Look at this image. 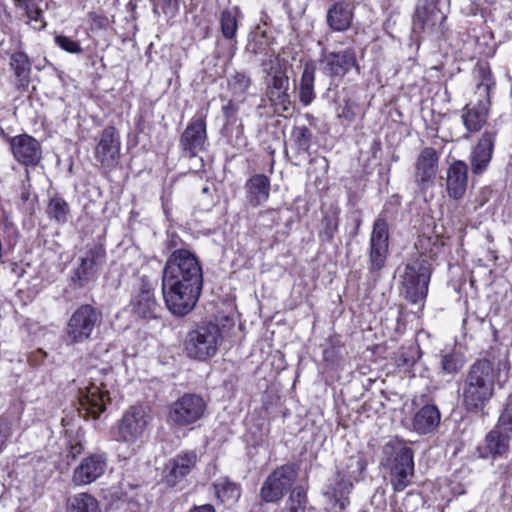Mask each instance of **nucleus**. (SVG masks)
<instances>
[{"mask_svg": "<svg viewBox=\"0 0 512 512\" xmlns=\"http://www.w3.org/2000/svg\"><path fill=\"white\" fill-rule=\"evenodd\" d=\"M252 80L245 72H235L228 79V89L236 101L242 102L251 86Z\"/></svg>", "mask_w": 512, "mask_h": 512, "instance_id": "obj_36", "label": "nucleus"}, {"mask_svg": "<svg viewBox=\"0 0 512 512\" xmlns=\"http://www.w3.org/2000/svg\"><path fill=\"white\" fill-rule=\"evenodd\" d=\"M266 73V96L276 113L289 111L291 100L289 94V77L286 72V63L276 57L262 63Z\"/></svg>", "mask_w": 512, "mask_h": 512, "instance_id": "obj_4", "label": "nucleus"}, {"mask_svg": "<svg viewBox=\"0 0 512 512\" xmlns=\"http://www.w3.org/2000/svg\"><path fill=\"white\" fill-rule=\"evenodd\" d=\"M354 482L345 476L336 474L335 482L328 487L326 494L330 495L336 504L343 509L348 501V495L352 491Z\"/></svg>", "mask_w": 512, "mask_h": 512, "instance_id": "obj_32", "label": "nucleus"}, {"mask_svg": "<svg viewBox=\"0 0 512 512\" xmlns=\"http://www.w3.org/2000/svg\"><path fill=\"white\" fill-rule=\"evenodd\" d=\"M401 279L403 293L408 301L417 304L426 298L430 280L427 267L417 262L407 264Z\"/></svg>", "mask_w": 512, "mask_h": 512, "instance_id": "obj_11", "label": "nucleus"}, {"mask_svg": "<svg viewBox=\"0 0 512 512\" xmlns=\"http://www.w3.org/2000/svg\"><path fill=\"white\" fill-rule=\"evenodd\" d=\"M490 101L487 97L470 102L462 111V120L469 132L479 131L487 121Z\"/></svg>", "mask_w": 512, "mask_h": 512, "instance_id": "obj_27", "label": "nucleus"}, {"mask_svg": "<svg viewBox=\"0 0 512 512\" xmlns=\"http://www.w3.org/2000/svg\"><path fill=\"white\" fill-rule=\"evenodd\" d=\"M297 478L292 465H283L275 469L262 485L260 496L267 503L277 502L283 498Z\"/></svg>", "mask_w": 512, "mask_h": 512, "instance_id": "obj_13", "label": "nucleus"}, {"mask_svg": "<svg viewBox=\"0 0 512 512\" xmlns=\"http://www.w3.org/2000/svg\"><path fill=\"white\" fill-rule=\"evenodd\" d=\"M314 82L315 69L312 65L306 64L299 84V100L304 106L310 105L315 99Z\"/></svg>", "mask_w": 512, "mask_h": 512, "instance_id": "obj_33", "label": "nucleus"}, {"mask_svg": "<svg viewBox=\"0 0 512 512\" xmlns=\"http://www.w3.org/2000/svg\"><path fill=\"white\" fill-rule=\"evenodd\" d=\"M106 453H93L85 457L74 469L72 482L76 486L89 485L99 479L107 468Z\"/></svg>", "mask_w": 512, "mask_h": 512, "instance_id": "obj_18", "label": "nucleus"}, {"mask_svg": "<svg viewBox=\"0 0 512 512\" xmlns=\"http://www.w3.org/2000/svg\"><path fill=\"white\" fill-rule=\"evenodd\" d=\"M468 184V166L464 161L456 160L446 172V191L450 198L461 199L466 193Z\"/></svg>", "mask_w": 512, "mask_h": 512, "instance_id": "obj_25", "label": "nucleus"}, {"mask_svg": "<svg viewBox=\"0 0 512 512\" xmlns=\"http://www.w3.org/2000/svg\"><path fill=\"white\" fill-rule=\"evenodd\" d=\"M105 252L102 248L95 247L86 252L80 259L79 266L75 269L72 281L79 287H85L96 278L98 266L104 260Z\"/></svg>", "mask_w": 512, "mask_h": 512, "instance_id": "obj_22", "label": "nucleus"}, {"mask_svg": "<svg viewBox=\"0 0 512 512\" xmlns=\"http://www.w3.org/2000/svg\"><path fill=\"white\" fill-rule=\"evenodd\" d=\"M27 16L31 21L39 22V28L44 27L43 19H42V11L35 6H27L26 10Z\"/></svg>", "mask_w": 512, "mask_h": 512, "instance_id": "obj_49", "label": "nucleus"}, {"mask_svg": "<svg viewBox=\"0 0 512 512\" xmlns=\"http://www.w3.org/2000/svg\"><path fill=\"white\" fill-rule=\"evenodd\" d=\"M101 321L102 315L95 307L89 304L81 305L67 322L65 328L67 343L80 344L90 340Z\"/></svg>", "mask_w": 512, "mask_h": 512, "instance_id": "obj_8", "label": "nucleus"}, {"mask_svg": "<svg viewBox=\"0 0 512 512\" xmlns=\"http://www.w3.org/2000/svg\"><path fill=\"white\" fill-rule=\"evenodd\" d=\"M46 213L51 220L64 224L68 221L70 207L64 198L55 195L50 198Z\"/></svg>", "mask_w": 512, "mask_h": 512, "instance_id": "obj_39", "label": "nucleus"}, {"mask_svg": "<svg viewBox=\"0 0 512 512\" xmlns=\"http://www.w3.org/2000/svg\"><path fill=\"white\" fill-rule=\"evenodd\" d=\"M440 420L438 408L435 405H425L414 415L413 428L418 434H427L440 424Z\"/></svg>", "mask_w": 512, "mask_h": 512, "instance_id": "obj_30", "label": "nucleus"}, {"mask_svg": "<svg viewBox=\"0 0 512 512\" xmlns=\"http://www.w3.org/2000/svg\"><path fill=\"white\" fill-rule=\"evenodd\" d=\"M133 312L144 319H154L160 310L154 293L151 289L143 287L132 300Z\"/></svg>", "mask_w": 512, "mask_h": 512, "instance_id": "obj_29", "label": "nucleus"}, {"mask_svg": "<svg viewBox=\"0 0 512 512\" xmlns=\"http://www.w3.org/2000/svg\"><path fill=\"white\" fill-rule=\"evenodd\" d=\"M497 132L486 130L479 138L471 153V169L474 174H481L492 159Z\"/></svg>", "mask_w": 512, "mask_h": 512, "instance_id": "obj_23", "label": "nucleus"}, {"mask_svg": "<svg viewBox=\"0 0 512 512\" xmlns=\"http://www.w3.org/2000/svg\"><path fill=\"white\" fill-rule=\"evenodd\" d=\"M198 457L195 451H185L171 458L164 470V481L169 487L180 483L196 466Z\"/></svg>", "mask_w": 512, "mask_h": 512, "instance_id": "obj_20", "label": "nucleus"}, {"mask_svg": "<svg viewBox=\"0 0 512 512\" xmlns=\"http://www.w3.org/2000/svg\"><path fill=\"white\" fill-rule=\"evenodd\" d=\"M512 435L505 430L494 427L485 437L484 444L478 448L481 458H497L509 450Z\"/></svg>", "mask_w": 512, "mask_h": 512, "instance_id": "obj_26", "label": "nucleus"}, {"mask_svg": "<svg viewBox=\"0 0 512 512\" xmlns=\"http://www.w3.org/2000/svg\"><path fill=\"white\" fill-rule=\"evenodd\" d=\"M495 427L508 431L512 435V402L507 403Z\"/></svg>", "mask_w": 512, "mask_h": 512, "instance_id": "obj_46", "label": "nucleus"}, {"mask_svg": "<svg viewBox=\"0 0 512 512\" xmlns=\"http://www.w3.org/2000/svg\"><path fill=\"white\" fill-rule=\"evenodd\" d=\"M320 63L323 73L332 79H342L353 68L359 70L353 48L323 53Z\"/></svg>", "mask_w": 512, "mask_h": 512, "instance_id": "obj_17", "label": "nucleus"}, {"mask_svg": "<svg viewBox=\"0 0 512 512\" xmlns=\"http://www.w3.org/2000/svg\"><path fill=\"white\" fill-rule=\"evenodd\" d=\"M84 451V446L81 442L77 441L75 443H70L69 450L67 453V457H70L72 459H75L77 456L82 454Z\"/></svg>", "mask_w": 512, "mask_h": 512, "instance_id": "obj_51", "label": "nucleus"}, {"mask_svg": "<svg viewBox=\"0 0 512 512\" xmlns=\"http://www.w3.org/2000/svg\"><path fill=\"white\" fill-rule=\"evenodd\" d=\"M337 116L347 121H352L355 117L354 103L350 99H346L344 105L338 108Z\"/></svg>", "mask_w": 512, "mask_h": 512, "instance_id": "obj_47", "label": "nucleus"}, {"mask_svg": "<svg viewBox=\"0 0 512 512\" xmlns=\"http://www.w3.org/2000/svg\"><path fill=\"white\" fill-rule=\"evenodd\" d=\"M152 416L143 406H131L122 415L113 430L114 439L127 445L142 442L149 430Z\"/></svg>", "mask_w": 512, "mask_h": 512, "instance_id": "obj_6", "label": "nucleus"}, {"mask_svg": "<svg viewBox=\"0 0 512 512\" xmlns=\"http://www.w3.org/2000/svg\"><path fill=\"white\" fill-rule=\"evenodd\" d=\"M55 43L66 52L73 54H80L82 52V48L79 42L73 40L68 36L57 35L55 37Z\"/></svg>", "mask_w": 512, "mask_h": 512, "instance_id": "obj_45", "label": "nucleus"}, {"mask_svg": "<svg viewBox=\"0 0 512 512\" xmlns=\"http://www.w3.org/2000/svg\"><path fill=\"white\" fill-rule=\"evenodd\" d=\"M446 16L433 3L418 5L413 17V30L416 33H431L440 28Z\"/></svg>", "mask_w": 512, "mask_h": 512, "instance_id": "obj_21", "label": "nucleus"}, {"mask_svg": "<svg viewBox=\"0 0 512 512\" xmlns=\"http://www.w3.org/2000/svg\"><path fill=\"white\" fill-rule=\"evenodd\" d=\"M270 179L264 174H254L245 183L244 189L248 203L257 207L266 202L270 195Z\"/></svg>", "mask_w": 512, "mask_h": 512, "instance_id": "obj_28", "label": "nucleus"}, {"mask_svg": "<svg viewBox=\"0 0 512 512\" xmlns=\"http://www.w3.org/2000/svg\"><path fill=\"white\" fill-rule=\"evenodd\" d=\"M162 283L203 287V273L197 257L186 249L175 250L167 259Z\"/></svg>", "mask_w": 512, "mask_h": 512, "instance_id": "obj_2", "label": "nucleus"}, {"mask_svg": "<svg viewBox=\"0 0 512 512\" xmlns=\"http://www.w3.org/2000/svg\"><path fill=\"white\" fill-rule=\"evenodd\" d=\"M213 488L216 497L222 502H235L240 497V487L228 478H220L215 481Z\"/></svg>", "mask_w": 512, "mask_h": 512, "instance_id": "obj_35", "label": "nucleus"}, {"mask_svg": "<svg viewBox=\"0 0 512 512\" xmlns=\"http://www.w3.org/2000/svg\"><path fill=\"white\" fill-rule=\"evenodd\" d=\"M312 133L306 126H296L291 132V140L298 152L307 153L311 146Z\"/></svg>", "mask_w": 512, "mask_h": 512, "instance_id": "obj_40", "label": "nucleus"}, {"mask_svg": "<svg viewBox=\"0 0 512 512\" xmlns=\"http://www.w3.org/2000/svg\"><path fill=\"white\" fill-rule=\"evenodd\" d=\"M206 412L204 399L192 393H186L169 407L168 421L177 427H187L202 419Z\"/></svg>", "mask_w": 512, "mask_h": 512, "instance_id": "obj_9", "label": "nucleus"}, {"mask_svg": "<svg viewBox=\"0 0 512 512\" xmlns=\"http://www.w3.org/2000/svg\"><path fill=\"white\" fill-rule=\"evenodd\" d=\"M241 17V11L237 6L225 9L221 13L220 25L224 38L232 40L235 37L238 28V19Z\"/></svg>", "mask_w": 512, "mask_h": 512, "instance_id": "obj_34", "label": "nucleus"}, {"mask_svg": "<svg viewBox=\"0 0 512 512\" xmlns=\"http://www.w3.org/2000/svg\"><path fill=\"white\" fill-rule=\"evenodd\" d=\"M365 468L366 463L364 459L360 455H353L347 459L345 465L337 473L356 483L363 479Z\"/></svg>", "mask_w": 512, "mask_h": 512, "instance_id": "obj_37", "label": "nucleus"}, {"mask_svg": "<svg viewBox=\"0 0 512 512\" xmlns=\"http://www.w3.org/2000/svg\"><path fill=\"white\" fill-rule=\"evenodd\" d=\"M495 373L492 362L480 359L468 369L462 384V401L470 412H480L494 394Z\"/></svg>", "mask_w": 512, "mask_h": 512, "instance_id": "obj_1", "label": "nucleus"}, {"mask_svg": "<svg viewBox=\"0 0 512 512\" xmlns=\"http://www.w3.org/2000/svg\"><path fill=\"white\" fill-rule=\"evenodd\" d=\"M207 143L206 114L194 116L180 136L179 146L183 156L193 158L205 150Z\"/></svg>", "mask_w": 512, "mask_h": 512, "instance_id": "obj_14", "label": "nucleus"}, {"mask_svg": "<svg viewBox=\"0 0 512 512\" xmlns=\"http://www.w3.org/2000/svg\"><path fill=\"white\" fill-rule=\"evenodd\" d=\"M13 434V421L6 417H0V453L5 449Z\"/></svg>", "mask_w": 512, "mask_h": 512, "instance_id": "obj_44", "label": "nucleus"}, {"mask_svg": "<svg viewBox=\"0 0 512 512\" xmlns=\"http://www.w3.org/2000/svg\"><path fill=\"white\" fill-rule=\"evenodd\" d=\"M188 512H216V510L211 504H203L199 506H193Z\"/></svg>", "mask_w": 512, "mask_h": 512, "instance_id": "obj_53", "label": "nucleus"}, {"mask_svg": "<svg viewBox=\"0 0 512 512\" xmlns=\"http://www.w3.org/2000/svg\"><path fill=\"white\" fill-rule=\"evenodd\" d=\"M89 20L92 28L103 29L108 25V18L95 12L89 14Z\"/></svg>", "mask_w": 512, "mask_h": 512, "instance_id": "obj_48", "label": "nucleus"}, {"mask_svg": "<svg viewBox=\"0 0 512 512\" xmlns=\"http://www.w3.org/2000/svg\"><path fill=\"white\" fill-rule=\"evenodd\" d=\"M325 233L329 238H332L336 230L338 229V221L334 217H325Z\"/></svg>", "mask_w": 512, "mask_h": 512, "instance_id": "obj_50", "label": "nucleus"}, {"mask_svg": "<svg viewBox=\"0 0 512 512\" xmlns=\"http://www.w3.org/2000/svg\"><path fill=\"white\" fill-rule=\"evenodd\" d=\"M99 503L89 493H79L68 501L67 512H97Z\"/></svg>", "mask_w": 512, "mask_h": 512, "instance_id": "obj_38", "label": "nucleus"}, {"mask_svg": "<svg viewBox=\"0 0 512 512\" xmlns=\"http://www.w3.org/2000/svg\"><path fill=\"white\" fill-rule=\"evenodd\" d=\"M478 77L481 81L477 84V91L481 97L489 98V90L494 85V81L491 77V71L486 63H480L476 69Z\"/></svg>", "mask_w": 512, "mask_h": 512, "instance_id": "obj_41", "label": "nucleus"}, {"mask_svg": "<svg viewBox=\"0 0 512 512\" xmlns=\"http://www.w3.org/2000/svg\"><path fill=\"white\" fill-rule=\"evenodd\" d=\"M354 4L350 1H337L326 12V24L334 32H345L352 26Z\"/></svg>", "mask_w": 512, "mask_h": 512, "instance_id": "obj_24", "label": "nucleus"}, {"mask_svg": "<svg viewBox=\"0 0 512 512\" xmlns=\"http://www.w3.org/2000/svg\"><path fill=\"white\" fill-rule=\"evenodd\" d=\"M10 69L15 77V85L17 88H26L30 81L31 60L28 55L22 51H16L10 55Z\"/></svg>", "mask_w": 512, "mask_h": 512, "instance_id": "obj_31", "label": "nucleus"}, {"mask_svg": "<svg viewBox=\"0 0 512 512\" xmlns=\"http://www.w3.org/2000/svg\"><path fill=\"white\" fill-rule=\"evenodd\" d=\"M389 247V229L384 218H377L374 221L369 247V271L379 276L387 261Z\"/></svg>", "mask_w": 512, "mask_h": 512, "instance_id": "obj_12", "label": "nucleus"}, {"mask_svg": "<svg viewBox=\"0 0 512 512\" xmlns=\"http://www.w3.org/2000/svg\"><path fill=\"white\" fill-rule=\"evenodd\" d=\"M10 151L14 159L26 167H35L42 160L40 142L28 134H20L9 138Z\"/></svg>", "mask_w": 512, "mask_h": 512, "instance_id": "obj_16", "label": "nucleus"}, {"mask_svg": "<svg viewBox=\"0 0 512 512\" xmlns=\"http://www.w3.org/2000/svg\"><path fill=\"white\" fill-rule=\"evenodd\" d=\"M306 494L301 487H295L287 501L286 512H305Z\"/></svg>", "mask_w": 512, "mask_h": 512, "instance_id": "obj_43", "label": "nucleus"}, {"mask_svg": "<svg viewBox=\"0 0 512 512\" xmlns=\"http://www.w3.org/2000/svg\"><path fill=\"white\" fill-rule=\"evenodd\" d=\"M115 381L113 370H97L91 376V381L79 395V413L83 417L97 419L110 402L109 388Z\"/></svg>", "mask_w": 512, "mask_h": 512, "instance_id": "obj_3", "label": "nucleus"}, {"mask_svg": "<svg viewBox=\"0 0 512 512\" xmlns=\"http://www.w3.org/2000/svg\"><path fill=\"white\" fill-rule=\"evenodd\" d=\"M162 295L166 308L175 316L183 317L195 307L202 288L162 283Z\"/></svg>", "mask_w": 512, "mask_h": 512, "instance_id": "obj_10", "label": "nucleus"}, {"mask_svg": "<svg viewBox=\"0 0 512 512\" xmlns=\"http://www.w3.org/2000/svg\"><path fill=\"white\" fill-rule=\"evenodd\" d=\"M234 101V98L229 100L228 104L223 107V113L227 118L233 117L238 110Z\"/></svg>", "mask_w": 512, "mask_h": 512, "instance_id": "obj_52", "label": "nucleus"}, {"mask_svg": "<svg viewBox=\"0 0 512 512\" xmlns=\"http://www.w3.org/2000/svg\"><path fill=\"white\" fill-rule=\"evenodd\" d=\"M441 370L445 374H455L464 366V358L460 353L448 352L441 355Z\"/></svg>", "mask_w": 512, "mask_h": 512, "instance_id": "obj_42", "label": "nucleus"}, {"mask_svg": "<svg viewBox=\"0 0 512 512\" xmlns=\"http://www.w3.org/2000/svg\"><path fill=\"white\" fill-rule=\"evenodd\" d=\"M19 4H25L27 0H15Z\"/></svg>", "mask_w": 512, "mask_h": 512, "instance_id": "obj_54", "label": "nucleus"}, {"mask_svg": "<svg viewBox=\"0 0 512 512\" xmlns=\"http://www.w3.org/2000/svg\"><path fill=\"white\" fill-rule=\"evenodd\" d=\"M384 453L391 458V483L395 491H403L411 483L414 474L413 451L400 440L388 442Z\"/></svg>", "mask_w": 512, "mask_h": 512, "instance_id": "obj_7", "label": "nucleus"}, {"mask_svg": "<svg viewBox=\"0 0 512 512\" xmlns=\"http://www.w3.org/2000/svg\"><path fill=\"white\" fill-rule=\"evenodd\" d=\"M121 141L118 131L108 126L101 132L94 149V157L104 168H114L120 159Z\"/></svg>", "mask_w": 512, "mask_h": 512, "instance_id": "obj_15", "label": "nucleus"}, {"mask_svg": "<svg viewBox=\"0 0 512 512\" xmlns=\"http://www.w3.org/2000/svg\"><path fill=\"white\" fill-rule=\"evenodd\" d=\"M222 340L220 327L213 322H204L186 334L184 349L188 357L204 361L217 354Z\"/></svg>", "mask_w": 512, "mask_h": 512, "instance_id": "obj_5", "label": "nucleus"}, {"mask_svg": "<svg viewBox=\"0 0 512 512\" xmlns=\"http://www.w3.org/2000/svg\"><path fill=\"white\" fill-rule=\"evenodd\" d=\"M439 156L432 147L424 148L416 161L415 182L422 190H426L434 185L438 171Z\"/></svg>", "mask_w": 512, "mask_h": 512, "instance_id": "obj_19", "label": "nucleus"}]
</instances>
